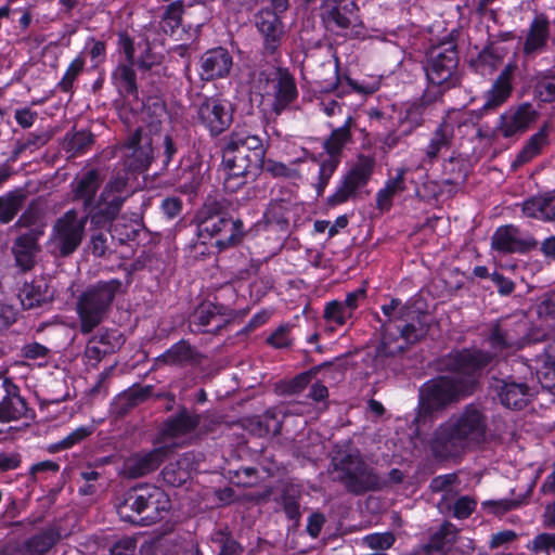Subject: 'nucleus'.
<instances>
[{
    "label": "nucleus",
    "mask_w": 555,
    "mask_h": 555,
    "mask_svg": "<svg viewBox=\"0 0 555 555\" xmlns=\"http://www.w3.org/2000/svg\"><path fill=\"white\" fill-rule=\"evenodd\" d=\"M122 205L119 198H103L100 195L95 210L90 211L86 217L90 219L91 227L111 228Z\"/></svg>",
    "instance_id": "2f4dec72"
},
{
    "label": "nucleus",
    "mask_w": 555,
    "mask_h": 555,
    "mask_svg": "<svg viewBox=\"0 0 555 555\" xmlns=\"http://www.w3.org/2000/svg\"><path fill=\"white\" fill-rule=\"evenodd\" d=\"M128 180V173L126 171L113 173L100 195H102L103 198H119L120 203L124 204L130 194Z\"/></svg>",
    "instance_id": "e433bc0d"
},
{
    "label": "nucleus",
    "mask_w": 555,
    "mask_h": 555,
    "mask_svg": "<svg viewBox=\"0 0 555 555\" xmlns=\"http://www.w3.org/2000/svg\"><path fill=\"white\" fill-rule=\"evenodd\" d=\"M396 541L392 532H382L365 535L362 543L367 547L376 551H385L390 548Z\"/></svg>",
    "instance_id": "13d9d810"
},
{
    "label": "nucleus",
    "mask_w": 555,
    "mask_h": 555,
    "mask_svg": "<svg viewBox=\"0 0 555 555\" xmlns=\"http://www.w3.org/2000/svg\"><path fill=\"white\" fill-rule=\"evenodd\" d=\"M487 428L483 410L477 404H467L439 426L433 448L442 457L456 456L466 449L481 443L486 438Z\"/></svg>",
    "instance_id": "20e7f679"
},
{
    "label": "nucleus",
    "mask_w": 555,
    "mask_h": 555,
    "mask_svg": "<svg viewBox=\"0 0 555 555\" xmlns=\"http://www.w3.org/2000/svg\"><path fill=\"white\" fill-rule=\"evenodd\" d=\"M551 24L544 14L535 15L521 40V52L526 60H533L543 53L548 44Z\"/></svg>",
    "instance_id": "6ab92c4d"
},
{
    "label": "nucleus",
    "mask_w": 555,
    "mask_h": 555,
    "mask_svg": "<svg viewBox=\"0 0 555 555\" xmlns=\"http://www.w3.org/2000/svg\"><path fill=\"white\" fill-rule=\"evenodd\" d=\"M54 543L55 539L52 533H39L24 543L22 555H43Z\"/></svg>",
    "instance_id": "a18cd8bd"
},
{
    "label": "nucleus",
    "mask_w": 555,
    "mask_h": 555,
    "mask_svg": "<svg viewBox=\"0 0 555 555\" xmlns=\"http://www.w3.org/2000/svg\"><path fill=\"white\" fill-rule=\"evenodd\" d=\"M162 62V56L154 53L149 42L144 43V50L140 55L137 64L143 70H149L152 67L159 65Z\"/></svg>",
    "instance_id": "69168bd1"
},
{
    "label": "nucleus",
    "mask_w": 555,
    "mask_h": 555,
    "mask_svg": "<svg viewBox=\"0 0 555 555\" xmlns=\"http://www.w3.org/2000/svg\"><path fill=\"white\" fill-rule=\"evenodd\" d=\"M214 541L220 546L219 555H242L244 547L224 530L216 532Z\"/></svg>",
    "instance_id": "603ef678"
},
{
    "label": "nucleus",
    "mask_w": 555,
    "mask_h": 555,
    "mask_svg": "<svg viewBox=\"0 0 555 555\" xmlns=\"http://www.w3.org/2000/svg\"><path fill=\"white\" fill-rule=\"evenodd\" d=\"M547 131L545 128L540 129L537 133H534L526 146L521 150V152L517 156V163L525 164L538 155L541 149L546 144Z\"/></svg>",
    "instance_id": "49530a36"
},
{
    "label": "nucleus",
    "mask_w": 555,
    "mask_h": 555,
    "mask_svg": "<svg viewBox=\"0 0 555 555\" xmlns=\"http://www.w3.org/2000/svg\"><path fill=\"white\" fill-rule=\"evenodd\" d=\"M162 474L164 480L172 487L181 486L188 478L186 472L181 469L178 464L172 463L167 465Z\"/></svg>",
    "instance_id": "052dcab7"
},
{
    "label": "nucleus",
    "mask_w": 555,
    "mask_h": 555,
    "mask_svg": "<svg viewBox=\"0 0 555 555\" xmlns=\"http://www.w3.org/2000/svg\"><path fill=\"white\" fill-rule=\"evenodd\" d=\"M493 388L503 405L509 409L520 410L526 406L532 391L526 382H517L513 376L504 379H495Z\"/></svg>",
    "instance_id": "4be33fe9"
},
{
    "label": "nucleus",
    "mask_w": 555,
    "mask_h": 555,
    "mask_svg": "<svg viewBox=\"0 0 555 555\" xmlns=\"http://www.w3.org/2000/svg\"><path fill=\"white\" fill-rule=\"evenodd\" d=\"M298 499L299 494L294 493L291 490H286L282 494L283 511L287 518L293 520L296 526H298L301 516Z\"/></svg>",
    "instance_id": "5fc2aeb1"
},
{
    "label": "nucleus",
    "mask_w": 555,
    "mask_h": 555,
    "mask_svg": "<svg viewBox=\"0 0 555 555\" xmlns=\"http://www.w3.org/2000/svg\"><path fill=\"white\" fill-rule=\"evenodd\" d=\"M454 139V127L442 121L433 132L428 144L425 147L423 163L433 164L439 157L440 153L451 147Z\"/></svg>",
    "instance_id": "c756f323"
},
{
    "label": "nucleus",
    "mask_w": 555,
    "mask_h": 555,
    "mask_svg": "<svg viewBox=\"0 0 555 555\" xmlns=\"http://www.w3.org/2000/svg\"><path fill=\"white\" fill-rule=\"evenodd\" d=\"M120 345L119 337L115 336L114 332L105 330L88 340L85 357L89 361H93V365H96L106 354L115 352Z\"/></svg>",
    "instance_id": "cd10ccee"
},
{
    "label": "nucleus",
    "mask_w": 555,
    "mask_h": 555,
    "mask_svg": "<svg viewBox=\"0 0 555 555\" xmlns=\"http://www.w3.org/2000/svg\"><path fill=\"white\" fill-rule=\"evenodd\" d=\"M169 507V499L162 489L142 485L124 494L122 501L117 505V513L125 521L147 526L162 519Z\"/></svg>",
    "instance_id": "0eeeda50"
},
{
    "label": "nucleus",
    "mask_w": 555,
    "mask_h": 555,
    "mask_svg": "<svg viewBox=\"0 0 555 555\" xmlns=\"http://www.w3.org/2000/svg\"><path fill=\"white\" fill-rule=\"evenodd\" d=\"M351 139L348 121L334 129L331 135L324 141L325 156L340 159V155L346 143Z\"/></svg>",
    "instance_id": "4c0bfd02"
},
{
    "label": "nucleus",
    "mask_w": 555,
    "mask_h": 555,
    "mask_svg": "<svg viewBox=\"0 0 555 555\" xmlns=\"http://www.w3.org/2000/svg\"><path fill=\"white\" fill-rule=\"evenodd\" d=\"M198 121L214 137L224 132L233 121L231 105L217 98H205L197 106Z\"/></svg>",
    "instance_id": "4468645a"
},
{
    "label": "nucleus",
    "mask_w": 555,
    "mask_h": 555,
    "mask_svg": "<svg viewBox=\"0 0 555 555\" xmlns=\"http://www.w3.org/2000/svg\"><path fill=\"white\" fill-rule=\"evenodd\" d=\"M88 217H79L78 211L69 209L57 218L52 227L49 246L60 257L73 255L85 237Z\"/></svg>",
    "instance_id": "9b49d317"
},
{
    "label": "nucleus",
    "mask_w": 555,
    "mask_h": 555,
    "mask_svg": "<svg viewBox=\"0 0 555 555\" xmlns=\"http://www.w3.org/2000/svg\"><path fill=\"white\" fill-rule=\"evenodd\" d=\"M50 349L37 341L26 344L21 349V356L28 360L43 359L48 357Z\"/></svg>",
    "instance_id": "338daca9"
},
{
    "label": "nucleus",
    "mask_w": 555,
    "mask_h": 555,
    "mask_svg": "<svg viewBox=\"0 0 555 555\" xmlns=\"http://www.w3.org/2000/svg\"><path fill=\"white\" fill-rule=\"evenodd\" d=\"M522 212L529 218L544 220V196H535L522 204Z\"/></svg>",
    "instance_id": "bf43d9fd"
},
{
    "label": "nucleus",
    "mask_w": 555,
    "mask_h": 555,
    "mask_svg": "<svg viewBox=\"0 0 555 555\" xmlns=\"http://www.w3.org/2000/svg\"><path fill=\"white\" fill-rule=\"evenodd\" d=\"M104 180V175L99 169H91L76 179L73 192L76 199L83 201L85 210L89 209Z\"/></svg>",
    "instance_id": "c85d7f7f"
},
{
    "label": "nucleus",
    "mask_w": 555,
    "mask_h": 555,
    "mask_svg": "<svg viewBox=\"0 0 555 555\" xmlns=\"http://www.w3.org/2000/svg\"><path fill=\"white\" fill-rule=\"evenodd\" d=\"M198 417L195 411L185 406H179L177 413L165 420L159 429L162 440L167 438H180L191 435L198 427Z\"/></svg>",
    "instance_id": "5701e85b"
},
{
    "label": "nucleus",
    "mask_w": 555,
    "mask_h": 555,
    "mask_svg": "<svg viewBox=\"0 0 555 555\" xmlns=\"http://www.w3.org/2000/svg\"><path fill=\"white\" fill-rule=\"evenodd\" d=\"M373 168L374 160L372 158L366 156L359 157L358 162L344 178L336 192L328 197V204L333 206L340 205L350 198H354L357 196V191L367 183L373 172Z\"/></svg>",
    "instance_id": "2eb2a0df"
},
{
    "label": "nucleus",
    "mask_w": 555,
    "mask_h": 555,
    "mask_svg": "<svg viewBox=\"0 0 555 555\" xmlns=\"http://www.w3.org/2000/svg\"><path fill=\"white\" fill-rule=\"evenodd\" d=\"M529 548L539 554L546 553L548 554L551 551L555 552V534L554 533H541L537 535Z\"/></svg>",
    "instance_id": "680f3d73"
},
{
    "label": "nucleus",
    "mask_w": 555,
    "mask_h": 555,
    "mask_svg": "<svg viewBox=\"0 0 555 555\" xmlns=\"http://www.w3.org/2000/svg\"><path fill=\"white\" fill-rule=\"evenodd\" d=\"M93 143V135L89 131H77L72 134H66L63 149L68 153L69 157H74L88 150Z\"/></svg>",
    "instance_id": "a19ab883"
},
{
    "label": "nucleus",
    "mask_w": 555,
    "mask_h": 555,
    "mask_svg": "<svg viewBox=\"0 0 555 555\" xmlns=\"http://www.w3.org/2000/svg\"><path fill=\"white\" fill-rule=\"evenodd\" d=\"M131 63L120 64L115 69L113 76L120 83V86L128 92L134 93L137 91L135 73Z\"/></svg>",
    "instance_id": "3c124183"
},
{
    "label": "nucleus",
    "mask_w": 555,
    "mask_h": 555,
    "mask_svg": "<svg viewBox=\"0 0 555 555\" xmlns=\"http://www.w3.org/2000/svg\"><path fill=\"white\" fill-rule=\"evenodd\" d=\"M201 362V354L185 340H180L157 358L164 365H195Z\"/></svg>",
    "instance_id": "7c9ffc66"
},
{
    "label": "nucleus",
    "mask_w": 555,
    "mask_h": 555,
    "mask_svg": "<svg viewBox=\"0 0 555 555\" xmlns=\"http://www.w3.org/2000/svg\"><path fill=\"white\" fill-rule=\"evenodd\" d=\"M43 231L39 228L30 229L29 231L17 236L12 245V254L14 256L15 264L23 271H30L36 264V257L41 250L38 243L39 237Z\"/></svg>",
    "instance_id": "412c9836"
},
{
    "label": "nucleus",
    "mask_w": 555,
    "mask_h": 555,
    "mask_svg": "<svg viewBox=\"0 0 555 555\" xmlns=\"http://www.w3.org/2000/svg\"><path fill=\"white\" fill-rule=\"evenodd\" d=\"M321 10L323 24L328 31L345 38L360 34L361 21L353 2H322Z\"/></svg>",
    "instance_id": "f8f14e48"
},
{
    "label": "nucleus",
    "mask_w": 555,
    "mask_h": 555,
    "mask_svg": "<svg viewBox=\"0 0 555 555\" xmlns=\"http://www.w3.org/2000/svg\"><path fill=\"white\" fill-rule=\"evenodd\" d=\"M49 140V137L44 133L34 134L30 133L26 138L18 140L12 151L11 158L16 160L22 153L25 151H35L43 146Z\"/></svg>",
    "instance_id": "09e8293b"
},
{
    "label": "nucleus",
    "mask_w": 555,
    "mask_h": 555,
    "mask_svg": "<svg viewBox=\"0 0 555 555\" xmlns=\"http://www.w3.org/2000/svg\"><path fill=\"white\" fill-rule=\"evenodd\" d=\"M324 318L328 322H333L338 325L346 323L351 318V312L347 310L346 306L340 301L328 302L324 310Z\"/></svg>",
    "instance_id": "4d7b16f0"
},
{
    "label": "nucleus",
    "mask_w": 555,
    "mask_h": 555,
    "mask_svg": "<svg viewBox=\"0 0 555 555\" xmlns=\"http://www.w3.org/2000/svg\"><path fill=\"white\" fill-rule=\"evenodd\" d=\"M534 95L544 103L555 101V73L541 72L534 77Z\"/></svg>",
    "instance_id": "ea45409f"
},
{
    "label": "nucleus",
    "mask_w": 555,
    "mask_h": 555,
    "mask_svg": "<svg viewBox=\"0 0 555 555\" xmlns=\"http://www.w3.org/2000/svg\"><path fill=\"white\" fill-rule=\"evenodd\" d=\"M255 26L263 38L264 53L274 54L284 36V26L276 12L270 9H261L255 15Z\"/></svg>",
    "instance_id": "aec40b11"
},
{
    "label": "nucleus",
    "mask_w": 555,
    "mask_h": 555,
    "mask_svg": "<svg viewBox=\"0 0 555 555\" xmlns=\"http://www.w3.org/2000/svg\"><path fill=\"white\" fill-rule=\"evenodd\" d=\"M539 118V112L530 103L511 107L501 115L499 132L504 138H512L526 132Z\"/></svg>",
    "instance_id": "dca6fc26"
},
{
    "label": "nucleus",
    "mask_w": 555,
    "mask_h": 555,
    "mask_svg": "<svg viewBox=\"0 0 555 555\" xmlns=\"http://www.w3.org/2000/svg\"><path fill=\"white\" fill-rule=\"evenodd\" d=\"M492 360L493 354L482 350H462L450 354L447 366L454 374L434 378L423 385L414 422L420 424L434 412L474 395L479 389L477 372Z\"/></svg>",
    "instance_id": "f257e3e1"
},
{
    "label": "nucleus",
    "mask_w": 555,
    "mask_h": 555,
    "mask_svg": "<svg viewBox=\"0 0 555 555\" xmlns=\"http://www.w3.org/2000/svg\"><path fill=\"white\" fill-rule=\"evenodd\" d=\"M184 9L183 0H173L165 7L162 15V27L165 33H173L181 26Z\"/></svg>",
    "instance_id": "79ce46f5"
},
{
    "label": "nucleus",
    "mask_w": 555,
    "mask_h": 555,
    "mask_svg": "<svg viewBox=\"0 0 555 555\" xmlns=\"http://www.w3.org/2000/svg\"><path fill=\"white\" fill-rule=\"evenodd\" d=\"M457 528L450 521H444L440 528L434 532L428 541V547L435 550V552H441L447 554L449 546L456 542Z\"/></svg>",
    "instance_id": "f704fd0d"
},
{
    "label": "nucleus",
    "mask_w": 555,
    "mask_h": 555,
    "mask_svg": "<svg viewBox=\"0 0 555 555\" xmlns=\"http://www.w3.org/2000/svg\"><path fill=\"white\" fill-rule=\"evenodd\" d=\"M154 387L151 385L133 386L119 396V401L125 409H132L150 399Z\"/></svg>",
    "instance_id": "37998d69"
},
{
    "label": "nucleus",
    "mask_w": 555,
    "mask_h": 555,
    "mask_svg": "<svg viewBox=\"0 0 555 555\" xmlns=\"http://www.w3.org/2000/svg\"><path fill=\"white\" fill-rule=\"evenodd\" d=\"M518 506V502L514 500H489L482 503V507L495 515L504 514Z\"/></svg>",
    "instance_id": "774afa93"
},
{
    "label": "nucleus",
    "mask_w": 555,
    "mask_h": 555,
    "mask_svg": "<svg viewBox=\"0 0 555 555\" xmlns=\"http://www.w3.org/2000/svg\"><path fill=\"white\" fill-rule=\"evenodd\" d=\"M224 323L225 320L222 318L219 308L211 302H205L195 309L190 327L195 333H210L222 328Z\"/></svg>",
    "instance_id": "bb28decb"
},
{
    "label": "nucleus",
    "mask_w": 555,
    "mask_h": 555,
    "mask_svg": "<svg viewBox=\"0 0 555 555\" xmlns=\"http://www.w3.org/2000/svg\"><path fill=\"white\" fill-rule=\"evenodd\" d=\"M194 221L198 237L205 240L218 236L216 245L220 249L238 244L244 236L243 222L240 219H232L216 202L205 204L196 214Z\"/></svg>",
    "instance_id": "1a4fd4ad"
},
{
    "label": "nucleus",
    "mask_w": 555,
    "mask_h": 555,
    "mask_svg": "<svg viewBox=\"0 0 555 555\" xmlns=\"http://www.w3.org/2000/svg\"><path fill=\"white\" fill-rule=\"evenodd\" d=\"M122 243V240L116 241L111 228L92 227L88 247L94 257L106 258L115 253L118 244Z\"/></svg>",
    "instance_id": "473e14b6"
},
{
    "label": "nucleus",
    "mask_w": 555,
    "mask_h": 555,
    "mask_svg": "<svg viewBox=\"0 0 555 555\" xmlns=\"http://www.w3.org/2000/svg\"><path fill=\"white\" fill-rule=\"evenodd\" d=\"M166 109L157 102L142 111L143 125L125 141V166L130 171L143 172L154 160V145L159 143Z\"/></svg>",
    "instance_id": "39448f33"
},
{
    "label": "nucleus",
    "mask_w": 555,
    "mask_h": 555,
    "mask_svg": "<svg viewBox=\"0 0 555 555\" xmlns=\"http://www.w3.org/2000/svg\"><path fill=\"white\" fill-rule=\"evenodd\" d=\"M491 246L502 254H522L535 248L537 241L529 235H522L518 228L508 224L496 229L491 238Z\"/></svg>",
    "instance_id": "a211bd4d"
},
{
    "label": "nucleus",
    "mask_w": 555,
    "mask_h": 555,
    "mask_svg": "<svg viewBox=\"0 0 555 555\" xmlns=\"http://www.w3.org/2000/svg\"><path fill=\"white\" fill-rule=\"evenodd\" d=\"M262 103L268 104L275 115H281L298 96L295 78L283 67L261 70L256 80Z\"/></svg>",
    "instance_id": "9d476101"
},
{
    "label": "nucleus",
    "mask_w": 555,
    "mask_h": 555,
    "mask_svg": "<svg viewBox=\"0 0 555 555\" xmlns=\"http://www.w3.org/2000/svg\"><path fill=\"white\" fill-rule=\"evenodd\" d=\"M526 324L518 322L514 325L496 324L490 336L491 347L499 350L516 351L525 345Z\"/></svg>",
    "instance_id": "393cba45"
},
{
    "label": "nucleus",
    "mask_w": 555,
    "mask_h": 555,
    "mask_svg": "<svg viewBox=\"0 0 555 555\" xmlns=\"http://www.w3.org/2000/svg\"><path fill=\"white\" fill-rule=\"evenodd\" d=\"M233 66V59L224 48L206 51L201 57V78L210 81L227 77Z\"/></svg>",
    "instance_id": "b1692460"
},
{
    "label": "nucleus",
    "mask_w": 555,
    "mask_h": 555,
    "mask_svg": "<svg viewBox=\"0 0 555 555\" xmlns=\"http://www.w3.org/2000/svg\"><path fill=\"white\" fill-rule=\"evenodd\" d=\"M502 61V50L493 44H488L479 52L476 64L479 67H488L492 72L498 68Z\"/></svg>",
    "instance_id": "8fccbe9b"
},
{
    "label": "nucleus",
    "mask_w": 555,
    "mask_h": 555,
    "mask_svg": "<svg viewBox=\"0 0 555 555\" xmlns=\"http://www.w3.org/2000/svg\"><path fill=\"white\" fill-rule=\"evenodd\" d=\"M289 202L276 199L270 203L264 212V219L268 224H278L285 228L288 224Z\"/></svg>",
    "instance_id": "c03bdc74"
},
{
    "label": "nucleus",
    "mask_w": 555,
    "mask_h": 555,
    "mask_svg": "<svg viewBox=\"0 0 555 555\" xmlns=\"http://www.w3.org/2000/svg\"><path fill=\"white\" fill-rule=\"evenodd\" d=\"M476 501L468 495L461 496L453 505V516L459 519H465L472 515L476 508Z\"/></svg>",
    "instance_id": "e2e57ef3"
},
{
    "label": "nucleus",
    "mask_w": 555,
    "mask_h": 555,
    "mask_svg": "<svg viewBox=\"0 0 555 555\" xmlns=\"http://www.w3.org/2000/svg\"><path fill=\"white\" fill-rule=\"evenodd\" d=\"M320 171H319V181L317 183L318 193L321 194L326 188L330 179L335 172L340 159L328 157L325 155L320 156Z\"/></svg>",
    "instance_id": "864d4df0"
},
{
    "label": "nucleus",
    "mask_w": 555,
    "mask_h": 555,
    "mask_svg": "<svg viewBox=\"0 0 555 555\" xmlns=\"http://www.w3.org/2000/svg\"><path fill=\"white\" fill-rule=\"evenodd\" d=\"M10 390L11 392L7 401L0 405V422L3 423L26 417L29 411L25 399L20 395L18 387L15 385L13 388H10Z\"/></svg>",
    "instance_id": "72a5a7b5"
},
{
    "label": "nucleus",
    "mask_w": 555,
    "mask_h": 555,
    "mask_svg": "<svg viewBox=\"0 0 555 555\" xmlns=\"http://www.w3.org/2000/svg\"><path fill=\"white\" fill-rule=\"evenodd\" d=\"M170 449L167 446L147 452H139L127 457L122 465V475L128 478H140L155 472L166 460Z\"/></svg>",
    "instance_id": "f3484780"
},
{
    "label": "nucleus",
    "mask_w": 555,
    "mask_h": 555,
    "mask_svg": "<svg viewBox=\"0 0 555 555\" xmlns=\"http://www.w3.org/2000/svg\"><path fill=\"white\" fill-rule=\"evenodd\" d=\"M26 196L18 192H9L0 196V222H11L21 210Z\"/></svg>",
    "instance_id": "58836bf2"
},
{
    "label": "nucleus",
    "mask_w": 555,
    "mask_h": 555,
    "mask_svg": "<svg viewBox=\"0 0 555 555\" xmlns=\"http://www.w3.org/2000/svg\"><path fill=\"white\" fill-rule=\"evenodd\" d=\"M442 183L454 188L462 186L467 177V171L463 159L450 157L443 163Z\"/></svg>",
    "instance_id": "c9c22d12"
},
{
    "label": "nucleus",
    "mask_w": 555,
    "mask_h": 555,
    "mask_svg": "<svg viewBox=\"0 0 555 555\" xmlns=\"http://www.w3.org/2000/svg\"><path fill=\"white\" fill-rule=\"evenodd\" d=\"M83 67H85V59L81 56H77L69 64L66 73L64 74L63 78L59 82L57 87L64 92H69L73 88V83H74L75 79L83 70Z\"/></svg>",
    "instance_id": "6e6d98bb"
},
{
    "label": "nucleus",
    "mask_w": 555,
    "mask_h": 555,
    "mask_svg": "<svg viewBox=\"0 0 555 555\" xmlns=\"http://www.w3.org/2000/svg\"><path fill=\"white\" fill-rule=\"evenodd\" d=\"M160 141L163 151L159 153V156L163 158L164 167H167L171 163L173 156L177 154L178 145L172 135L169 133L162 132L159 142Z\"/></svg>",
    "instance_id": "0e129e2a"
},
{
    "label": "nucleus",
    "mask_w": 555,
    "mask_h": 555,
    "mask_svg": "<svg viewBox=\"0 0 555 555\" xmlns=\"http://www.w3.org/2000/svg\"><path fill=\"white\" fill-rule=\"evenodd\" d=\"M517 65L515 63L505 65L499 77L494 80L491 89L485 94L483 111L495 109L511 96L513 90L512 80Z\"/></svg>",
    "instance_id": "a878e982"
},
{
    "label": "nucleus",
    "mask_w": 555,
    "mask_h": 555,
    "mask_svg": "<svg viewBox=\"0 0 555 555\" xmlns=\"http://www.w3.org/2000/svg\"><path fill=\"white\" fill-rule=\"evenodd\" d=\"M122 291V282L113 279L88 286L77 298L76 312L81 334H90L107 317L117 294Z\"/></svg>",
    "instance_id": "6e6552de"
},
{
    "label": "nucleus",
    "mask_w": 555,
    "mask_h": 555,
    "mask_svg": "<svg viewBox=\"0 0 555 555\" xmlns=\"http://www.w3.org/2000/svg\"><path fill=\"white\" fill-rule=\"evenodd\" d=\"M223 186L235 192L254 180L262 168L264 147L260 137L235 128L221 140Z\"/></svg>",
    "instance_id": "7ed1b4c3"
},
{
    "label": "nucleus",
    "mask_w": 555,
    "mask_h": 555,
    "mask_svg": "<svg viewBox=\"0 0 555 555\" xmlns=\"http://www.w3.org/2000/svg\"><path fill=\"white\" fill-rule=\"evenodd\" d=\"M18 298L24 309H34L44 302V295L40 286L33 283H24L18 292Z\"/></svg>",
    "instance_id": "de8ad7c7"
},
{
    "label": "nucleus",
    "mask_w": 555,
    "mask_h": 555,
    "mask_svg": "<svg viewBox=\"0 0 555 555\" xmlns=\"http://www.w3.org/2000/svg\"><path fill=\"white\" fill-rule=\"evenodd\" d=\"M459 57L453 41L442 42L431 49L426 65V76L430 83L441 86L449 81L457 66Z\"/></svg>",
    "instance_id": "ddd939ff"
},
{
    "label": "nucleus",
    "mask_w": 555,
    "mask_h": 555,
    "mask_svg": "<svg viewBox=\"0 0 555 555\" xmlns=\"http://www.w3.org/2000/svg\"><path fill=\"white\" fill-rule=\"evenodd\" d=\"M382 310L386 317L382 321V338L372 357L375 370H384L398 356L420 341L428 331L426 314L413 306L402 304L393 298Z\"/></svg>",
    "instance_id": "f03ea898"
},
{
    "label": "nucleus",
    "mask_w": 555,
    "mask_h": 555,
    "mask_svg": "<svg viewBox=\"0 0 555 555\" xmlns=\"http://www.w3.org/2000/svg\"><path fill=\"white\" fill-rule=\"evenodd\" d=\"M330 474L347 492L361 495L380 490L386 481L370 466L357 449L339 448L331 460Z\"/></svg>",
    "instance_id": "423d86ee"
}]
</instances>
